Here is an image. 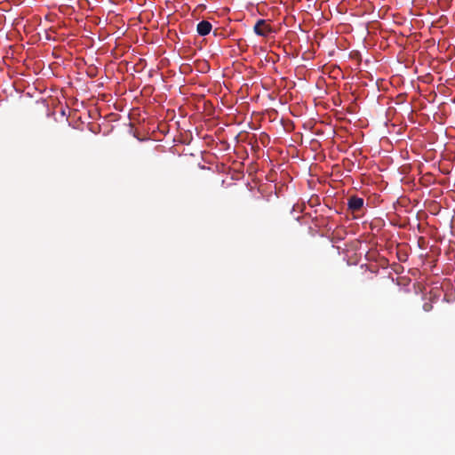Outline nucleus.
<instances>
[{"mask_svg": "<svg viewBox=\"0 0 455 455\" xmlns=\"http://www.w3.org/2000/svg\"><path fill=\"white\" fill-rule=\"evenodd\" d=\"M253 30L256 35L260 36H267L270 33L273 32L270 25L267 23L265 20H259L254 25Z\"/></svg>", "mask_w": 455, "mask_h": 455, "instance_id": "nucleus-1", "label": "nucleus"}, {"mask_svg": "<svg viewBox=\"0 0 455 455\" xmlns=\"http://www.w3.org/2000/svg\"><path fill=\"white\" fill-rule=\"evenodd\" d=\"M348 209L352 212H357L363 206V199L358 196H351L347 202Z\"/></svg>", "mask_w": 455, "mask_h": 455, "instance_id": "nucleus-2", "label": "nucleus"}, {"mask_svg": "<svg viewBox=\"0 0 455 455\" xmlns=\"http://www.w3.org/2000/svg\"><path fill=\"white\" fill-rule=\"evenodd\" d=\"M212 24L207 20H202L197 24L196 31L200 36H207L212 30Z\"/></svg>", "mask_w": 455, "mask_h": 455, "instance_id": "nucleus-3", "label": "nucleus"}, {"mask_svg": "<svg viewBox=\"0 0 455 455\" xmlns=\"http://www.w3.org/2000/svg\"><path fill=\"white\" fill-rule=\"evenodd\" d=\"M423 310L426 312H429L433 309V305L430 302H426L423 304Z\"/></svg>", "mask_w": 455, "mask_h": 455, "instance_id": "nucleus-4", "label": "nucleus"}]
</instances>
